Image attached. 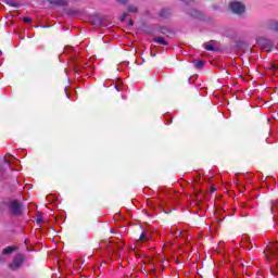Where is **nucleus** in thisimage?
I'll return each instance as SVG.
<instances>
[{
    "mask_svg": "<svg viewBox=\"0 0 278 278\" xmlns=\"http://www.w3.org/2000/svg\"><path fill=\"white\" fill-rule=\"evenodd\" d=\"M115 89L118 90V86H115Z\"/></svg>",
    "mask_w": 278,
    "mask_h": 278,
    "instance_id": "24",
    "label": "nucleus"
},
{
    "mask_svg": "<svg viewBox=\"0 0 278 278\" xmlns=\"http://www.w3.org/2000/svg\"><path fill=\"white\" fill-rule=\"evenodd\" d=\"M194 79H197V76H191V77L188 79L189 84H192V81H194Z\"/></svg>",
    "mask_w": 278,
    "mask_h": 278,
    "instance_id": "20",
    "label": "nucleus"
},
{
    "mask_svg": "<svg viewBox=\"0 0 278 278\" xmlns=\"http://www.w3.org/2000/svg\"><path fill=\"white\" fill-rule=\"evenodd\" d=\"M14 247H8V248H5L3 251H2V253H3V255H10V253H13L14 252Z\"/></svg>",
    "mask_w": 278,
    "mask_h": 278,
    "instance_id": "16",
    "label": "nucleus"
},
{
    "mask_svg": "<svg viewBox=\"0 0 278 278\" xmlns=\"http://www.w3.org/2000/svg\"><path fill=\"white\" fill-rule=\"evenodd\" d=\"M128 12H129V13H136V12H138V7H136V5H129V7H128Z\"/></svg>",
    "mask_w": 278,
    "mask_h": 278,
    "instance_id": "17",
    "label": "nucleus"
},
{
    "mask_svg": "<svg viewBox=\"0 0 278 278\" xmlns=\"http://www.w3.org/2000/svg\"><path fill=\"white\" fill-rule=\"evenodd\" d=\"M258 45H262V47H264V49H268V47H270V41L267 39H264V38H260Z\"/></svg>",
    "mask_w": 278,
    "mask_h": 278,
    "instance_id": "14",
    "label": "nucleus"
},
{
    "mask_svg": "<svg viewBox=\"0 0 278 278\" xmlns=\"http://www.w3.org/2000/svg\"><path fill=\"white\" fill-rule=\"evenodd\" d=\"M118 3H122L123 5H125V3H127L128 0H116Z\"/></svg>",
    "mask_w": 278,
    "mask_h": 278,
    "instance_id": "22",
    "label": "nucleus"
},
{
    "mask_svg": "<svg viewBox=\"0 0 278 278\" xmlns=\"http://www.w3.org/2000/svg\"><path fill=\"white\" fill-rule=\"evenodd\" d=\"M152 40H153V42H159L160 45H163L164 47H168V41L164 40V37H155Z\"/></svg>",
    "mask_w": 278,
    "mask_h": 278,
    "instance_id": "12",
    "label": "nucleus"
},
{
    "mask_svg": "<svg viewBox=\"0 0 278 278\" xmlns=\"http://www.w3.org/2000/svg\"><path fill=\"white\" fill-rule=\"evenodd\" d=\"M33 20L30 17H24L23 23H31Z\"/></svg>",
    "mask_w": 278,
    "mask_h": 278,
    "instance_id": "19",
    "label": "nucleus"
},
{
    "mask_svg": "<svg viewBox=\"0 0 278 278\" xmlns=\"http://www.w3.org/2000/svg\"><path fill=\"white\" fill-rule=\"evenodd\" d=\"M184 3H190L192 0H181Z\"/></svg>",
    "mask_w": 278,
    "mask_h": 278,
    "instance_id": "23",
    "label": "nucleus"
},
{
    "mask_svg": "<svg viewBox=\"0 0 278 278\" xmlns=\"http://www.w3.org/2000/svg\"><path fill=\"white\" fill-rule=\"evenodd\" d=\"M5 5H10V8H18V3L14 0H4Z\"/></svg>",
    "mask_w": 278,
    "mask_h": 278,
    "instance_id": "15",
    "label": "nucleus"
},
{
    "mask_svg": "<svg viewBox=\"0 0 278 278\" xmlns=\"http://www.w3.org/2000/svg\"><path fill=\"white\" fill-rule=\"evenodd\" d=\"M264 254L268 262L275 257H278V243L269 242L267 244V250L264 251Z\"/></svg>",
    "mask_w": 278,
    "mask_h": 278,
    "instance_id": "1",
    "label": "nucleus"
},
{
    "mask_svg": "<svg viewBox=\"0 0 278 278\" xmlns=\"http://www.w3.org/2000/svg\"><path fill=\"white\" fill-rule=\"evenodd\" d=\"M23 262H25V256L23 254H17L13 260V264H10V268H12V270H16V268H21V266H23Z\"/></svg>",
    "mask_w": 278,
    "mask_h": 278,
    "instance_id": "4",
    "label": "nucleus"
},
{
    "mask_svg": "<svg viewBox=\"0 0 278 278\" xmlns=\"http://www.w3.org/2000/svg\"><path fill=\"white\" fill-rule=\"evenodd\" d=\"M127 25H129L130 27H134V21L132 20H128Z\"/></svg>",
    "mask_w": 278,
    "mask_h": 278,
    "instance_id": "21",
    "label": "nucleus"
},
{
    "mask_svg": "<svg viewBox=\"0 0 278 278\" xmlns=\"http://www.w3.org/2000/svg\"><path fill=\"white\" fill-rule=\"evenodd\" d=\"M267 29H270L271 31H278V22L277 21H269L267 23Z\"/></svg>",
    "mask_w": 278,
    "mask_h": 278,
    "instance_id": "9",
    "label": "nucleus"
},
{
    "mask_svg": "<svg viewBox=\"0 0 278 278\" xmlns=\"http://www.w3.org/2000/svg\"><path fill=\"white\" fill-rule=\"evenodd\" d=\"M152 235H151V232H149V231H142L141 233H140V237H139V239L136 241V248L138 249V245L139 244H142V243H144V242H149V240H152Z\"/></svg>",
    "mask_w": 278,
    "mask_h": 278,
    "instance_id": "5",
    "label": "nucleus"
},
{
    "mask_svg": "<svg viewBox=\"0 0 278 278\" xmlns=\"http://www.w3.org/2000/svg\"><path fill=\"white\" fill-rule=\"evenodd\" d=\"M229 8L231 10V12H233V14H244L247 7H244V4H242V2H238V1H233L230 2Z\"/></svg>",
    "mask_w": 278,
    "mask_h": 278,
    "instance_id": "2",
    "label": "nucleus"
},
{
    "mask_svg": "<svg viewBox=\"0 0 278 278\" xmlns=\"http://www.w3.org/2000/svg\"><path fill=\"white\" fill-rule=\"evenodd\" d=\"M265 71H278V62H267L264 65Z\"/></svg>",
    "mask_w": 278,
    "mask_h": 278,
    "instance_id": "7",
    "label": "nucleus"
},
{
    "mask_svg": "<svg viewBox=\"0 0 278 278\" xmlns=\"http://www.w3.org/2000/svg\"><path fill=\"white\" fill-rule=\"evenodd\" d=\"M189 16H191V18H202L203 13L201 11L191 10Z\"/></svg>",
    "mask_w": 278,
    "mask_h": 278,
    "instance_id": "11",
    "label": "nucleus"
},
{
    "mask_svg": "<svg viewBox=\"0 0 278 278\" xmlns=\"http://www.w3.org/2000/svg\"><path fill=\"white\" fill-rule=\"evenodd\" d=\"M78 75H79V73H81V72H76Z\"/></svg>",
    "mask_w": 278,
    "mask_h": 278,
    "instance_id": "25",
    "label": "nucleus"
},
{
    "mask_svg": "<svg viewBox=\"0 0 278 278\" xmlns=\"http://www.w3.org/2000/svg\"><path fill=\"white\" fill-rule=\"evenodd\" d=\"M204 49L206 51H218V48L216 47V41L211 40L208 43L204 45Z\"/></svg>",
    "mask_w": 278,
    "mask_h": 278,
    "instance_id": "8",
    "label": "nucleus"
},
{
    "mask_svg": "<svg viewBox=\"0 0 278 278\" xmlns=\"http://www.w3.org/2000/svg\"><path fill=\"white\" fill-rule=\"evenodd\" d=\"M37 223H40V219H38Z\"/></svg>",
    "mask_w": 278,
    "mask_h": 278,
    "instance_id": "26",
    "label": "nucleus"
},
{
    "mask_svg": "<svg viewBox=\"0 0 278 278\" xmlns=\"http://www.w3.org/2000/svg\"><path fill=\"white\" fill-rule=\"evenodd\" d=\"M9 210L13 216H20L23 212V205L18 201H12L9 203Z\"/></svg>",
    "mask_w": 278,
    "mask_h": 278,
    "instance_id": "3",
    "label": "nucleus"
},
{
    "mask_svg": "<svg viewBox=\"0 0 278 278\" xmlns=\"http://www.w3.org/2000/svg\"><path fill=\"white\" fill-rule=\"evenodd\" d=\"M50 5H56L59 8H66L68 2L66 0H48Z\"/></svg>",
    "mask_w": 278,
    "mask_h": 278,
    "instance_id": "6",
    "label": "nucleus"
},
{
    "mask_svg": "<svg viewBox=\"0 0 278 278\" xmlns=\"http://www.w3.org/2000/svg\"><path fill=\"white\" fill-rule=\"evenodd\" d=\"M172 15H173V13L170 12V9H163L160 12V16L162 18H170Z\"/></svg>",
    "mask_w": 278,
    "mask_h": 278,
    "instance_id": "10",
    "label": "nucleus"
},
{
    "mask_svg": "<svg viewBox=\"0 0 278 278\" xmlns=\"http://www.w3.org/2000/svg\"><path fill=\"white\" fill-rule=\"evenodd\" d=\"M128 16H129V13H123L121 16L122 23H125V21L127 20Z\"/></svg>",
    "mask_w": 278,
    "mask_h": 278,
    "instance_id": "18",
    "label": "nucleus"
},
{
    "mask_svg": "<svg viewBox=\"0 0 278 278\" xmlns=\"http://www.w3.org/2000/svg\"><path fill=\"white\" fill-rule=\"evenodd\" d=\"M193 66L198 71H201L205 66V61H193Z\"/></svg>",
    "mask_w": 278,
    "mask_h": 278,
    "instance_id": "13",
    "label": "nucleus"
}]
</instances>
